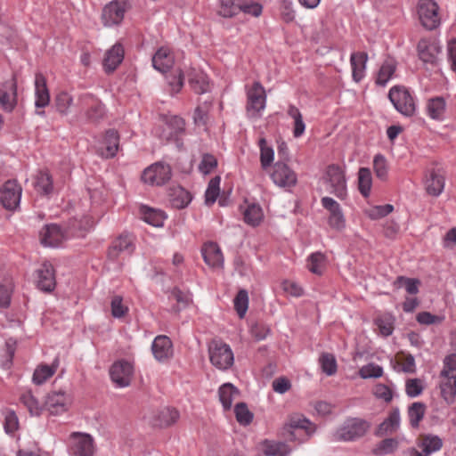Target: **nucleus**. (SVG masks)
Listing matches in <instances>:
<instances>
[{
  "label": "nucleus",
  "mask_w": 456,
  "mask_h": 456,
  "mask_svg": "<svg viewBox=\"0 0 456 456\" xmlns=\"http://www.w3.org/2000/svg\"><path fill=\"white\" fill-rule=\"evenodd\" d=\"M167 195L172 207L177 209L186 208L192 200L191 194L180 185L171 186Z\"/></svg>",
  "instance_id": "27"
},
{
  "label": "nucleus",
  "mask_w": 456,
  "mask_h": 456,
  "mask_svg": "<svg viewBox=\"0 0 456 456\" xmlns=\"http://www.w3.org/2000/svg\"><path fill=\"white\" fill-rule=\"evenodd\" d=\"M205 263L211 267L221 266L224 263L223 254L216 244L210 243L202 249Z\"/></svg>",
  "instance_id": "32"
},
{
  "label": "nucleus",
  "mask_w": 456,
  "mask_h": 456,
  "mask_svg": "<svg viewBox=\"0 0 456 456\" xmlns=\"http://www.w3.org/2000/svg\"><path fill=\"white\" fill-rule=\"evenodd\" d=\"M273 182L281 188H290L297 184V174L286 162L277 161L271 173Z\"/></svg>",
  "instance_id": "8"
},
{
  "label": "nucleus",
  "mask_w": 456,
  "mask_h": 456,
  "mask_svg": "<svg viewBox=\"0 0 456 456\" xmlns=\"http://www.w3.org/2000/svg\"><path fill=\"white\" fill-rule=\"evenodd\" d=\"M210 362L221 370L232 366L234 356L231 346L221 339L214 338L208 344Z\"/></svg>",
  "instance_id": "2"
},
{
  "label": "nucleus",
  "mask_w": 456,
  "mask_h": 456,
  "mask_svg": "<svg viewBox=\"0 0 456 456\" xmlns=\"http://www.w3.org/2000/svg\"><path fill=\"white\" fill-rule=\"evenodd\" d=\"M441 377L444 378L440 384L441 396L448 404H452L456 397V376L449 375V370L444 369Z\"/></svg>",
  "instance_id": "28"
},
{
  "label": "nucleus",
  "mask_w": 456,
  "mask_h": 456,
  "mask_svg": "<svg viewBox=\"0 0 456 456\" xmlns=\"http://www.w3.org/2000/svg\"><path fill=\"white\" fill-rule=\"evenodd\" d=\"M78 103L82 106H89L86 111V116L90 122H99L104 117V105L93 94H81L78 97Z\"/></svg>",
  "instance_id": "16"
},
{
  "label": "nucleus",
  "mask_w": 456,
  "mask_h": 456,
  "mask_svg": "<svg viewBox=\"0 0 456 456\" xmlns=\"http://www.w3.org/2000/svg\"><path fill=\"white\" fill-rule=\"evenodd\" d=\"M428 113L434 119L440 118L445 110V102L442 97H436L428 101Z\"/></svg>",
  "instance_id": "51"
},
{
  "label": "nucleus",
  "mask_w": 456,
  "mask_h": 456,
  "mask_svg": "<svg viewBox=\"0 0 456 456\" xmlns=\"http://www.w3.org/2000/svg\"><path fill=\"white\" fill-rule=\"evenodd\" d=\"M395 71V65L392 61H385L379 72L376 78V84L381 86H385L387 83L389 81L391 77L394 75Z\"/></svg>",
  "instance_id": "49"
},
{
  "label": "nucleus",
  "mask_w": 456,
  "mask_h": 456,
  "mask_svg": "<svg viewBox=\"0 0 456 456\" xmlns=\"http://www.w3.org/2000/svg\"><path fill=\"white\" fill-rule=\"evenodd\" d=\"M367 60L368 54L364 52H357L351 54L352 76L355 82H360L364 77Z\"/></svg>",
  "instance_id": "31"
},
{
  "label": "nucleus",
  "mask_w": 456,
  "mask_h": 456,
  "mask_svg": "<svg viewBox=\"0 0 456 456\" xmlns=\"http://www.w3.org/2000/svg\"><path fill=\"white\" fill-rule=\"evenodd\" d=\"M319 363L322 371L327 376H332L336 374L338 370V364L336 357L333 354L326 352L322 353L319 357Z\"/></svg>",
  "instance_id": "44"
},
{
  "label": "nucleus",
  "mask_w": 456,
  "mask_h": 456,
  "mask_svg": "<svg viewBox=\"0 0 456 456\" xmlns=\"http://www.w3.org/2000/svg\"><path fill=\"white\" fill-rule=\"evenodd\" d=\"M240 12V4L235 0H220L219 14L224 18H232Z\"/></svg>",
  "instance_id": "59"
},
{
  "label": "nucleus",
  "mask_w": 456,
  "mask_h": 456,
  "mask_svg": "<svg viewBox=\"0 0 456 456\" xmlns=\"http://www.w3.org/2000/svg\"><path fill=\"white\" fill-rule=\"evenodd\" d=\"M322 207L330 212L328 223L333 229L340 231L346 226V219L340 205L330 197H323L321 200Z\"/></svg>",
  "instance_id": "15"
},
{
  "label": "nucleus",
  "mask_w": 456,
  "mask_h": 456,
  "mask_svg": "<svg viewBox=\"0 0 456 456\" xmlns=\"http://www.w3.org/2000/svg\"><path fill=\"white\" fill-rule=\"evenodd\" d=\"M180 417L179 411L174 408L160 410L154 418V425L159 428H167L175 423Z\"/></svg>",
  "instance_id": "34"
},
{
  "label": "nucleus",
  "mask_w": 456,
  "mask_h": 456,
  "mask_svg": "<svg viewBox=\"0 0 456 456\" xmlns=\"http://www.w3.org/2000/svg\"><path fill=\"white\" fill-rule=\"evenodd\" d=\"M286 428L290 432V436L294 435L292 431L294 429H304L308 436H311L315 432L316 427L306 418L293 416L290 418Z\"/></svg>",
  "instance_id": "39"
},
{
  "label": "nucleus",
  "mask_w": 456,
  "mask_h": 456,
  "mask_svg": "<svg viewBox=\"0 0 456 456\" xmlns=\"http://www.w3.org/2000/svg\"><path fill=\"white\" fill-rule=\"evenodd\" d=\"M20 402L28 409L31 416L41 415L45 406L41 405L31 390H27L20 395Z\"/></svg>",
  "instance_id": "37"
},
{
  "label": "nucleus",
  "mask_w": 456,
  "mask_h": 456,
  "mask_svg": "<svg viewBox=\"0 0 456 456\" xmlns=\"http://www.w3.org/2000/svg\"><path fill=\"white\" fill-rule=\"evenodd\" d=\"M244 221L251 226H256L263 218V211L260 206L256 204L249 205L244 211Z\"/></svg>",
  "instance_id": "47"
},
{
  "label": "nucleus",
  "mask_w": 456,
  "mask_h": 456,
  "mask_svg": "<svg viewBox=\"0 0 456 456\" xmlns=\"http://www.w3.org/2000/svg\"><path fill=\"white\" fill-rule=\"evenodd\" d=\"M220 176H215L209 181L205 192V201L207 205H212L216 202L220 192Z\"/></svg>",
  "instance_id": "54"
},
{
  "label": "nucleus",
  "mask_w": 456,
  "mask_h": 456,
  "mask_svg": "<svg viewBox=\"0 0 456 456\" xmlns=\"http://www.w3.org/2000/svg\"><path fill=\"white\" fill-rule=\"evenodd\" d=\"M22 189L15 180H8L0 189V201L8 210L15 209L20 201Z\"/></svg>",
  "instance_id": "10"
},
{
  "label": "nucleus",
  "mask_w": 456,
  "mask_h": 456,
  "mask_svg": "<svg viewBox=\"0 0 456 456\" xmlns=\"http://www.w3.org/2000/svg\"><path fill=\"white\" fill-rule=\"evenodd\" d=\"M419 281L418 279L398 276L394 282L397 289L404 288L409 294L415 295L419 292Z\"/></svg>",
  "instance_id": "52"
},
{
  "label": "nucleus",
  "mask_w": 456,
  "mask_h": 456,
  "mask_svg": "<svg viewBox=\"0 0 456 456\" xmlns=\"http://www.w3.org/2000/svg\"><path fill=\"white\" fill-rule=\"evenodd\" d=\"M35 106L42 109L50 103V93L46 85V78L42 73H37L35 77Z\"/></svg>",
  "instance_id": "24"
},
{
  "label": "nucleus",
  "mask_w": 456,
  "mask_h": 456,
  "mask_svg": "<svg viewBox=\"0 0 456 456\" xmlns=\"http://www.w3.org/2000/svg\"><path fill=\"white\" fill-rule=\"evenodd\" d=\"M426 409V404L421 402H414L408 407L407 414L411 428H419V422L424 419Z\"/></svg>",
  "instance_id": "42"
},
{
  "label": "nucleus",
  "mask_w": 456,
  "mask_h": 456,
  "mask_svg": "<svg viewBox=\"0 0 456 456\" xmlns=\"http://www.w3.org/2000/svg\"><path fill=\"white\" fill-rule=\"evenodd\" d=\"M69 397L64 390L51 391L46 395L45 408L53 415H58L68 410Z\"/></svg>",
  "instance_id": "17"
},
{
  "label": "nucleus",
  "mask_w": 456,
  "mask_h": 456,
  "mask_svg": "<svg viewBox=\"0 0 456 456\" xmlns=\"http://www.w3.org/2000/svg\"><path fill=\"white\" fill-rule=\"evenodd\" d=\"M239 395V389L232 383H224L218 390L219 400L225 411L231 409L233 398Z\"/></svg>",
  "instance_id": "38"
},
{
  "label": "nucleus",
  "mask_w": 456,
  "mask_h": 456,
  "mask_svg": "<svg viewBox=\"0 0 456 456\" xmlns=\"http://www.w3.org/2000/svg\"><path fill=\"white\" fill-rule=\"evenodd\" d=\"M370 428V423L361 418H348L334 433L336 441H355L364 436Z\"/></svg>",
  "instance_id": "1"
},
{
  "label": "nucleus",
  "mask_w": 456,
  "mask_h": 456,
  "mask_svg": "<svg viewBox=\"0 0 456 456\" xmlns=\"http://www.w3.org/2000/svg\"><path fill=\"white\" fill-rule=\"evenodd\" d=\"M400 410L395 407L389 411L388 416L376 428L373 435L377 437H385L392 435L400 428Z\"/></svg>",
  "instance_id": "20"
},
{
  "label": "nucleus",
  "mask_w": 456,
  "mask_h": 456,
  "mask_svg": "<svg viewBox=\"0 0 456 456\" xmlns=\"http://www.w3.org/2000/svg\"><path fill=\"white\" fill-rule=\"evenodd\" d=\"M234 309L240 318H243L248 307V294L246 289H240L234 300Z\"/></svg>",
  "instance_id": "55"
},
{
  "label": "nucleus",
  "mask_w": 456,
  "mask_h": 456,
  "mask_svg": "<svg viewBox=\"0 0 456 456\" xmlns=\"http://www.w3.org/2000/svg\"><path fill=\"white\" fill-rule=\"evenodd\" d=\"M419 59L426 63H435L437 54L441 52L440 45L434 41L422 38L417 45Z\"/></svg>",
  "instance_id": "23"
},
{
  "label": "nucleus",
  "mask_w": 456,
  "mask_h": 456,
  "mask_svg": "<svg viewBox=\"0 0 456 456\" xmlns=\"http://www.w3.org/2000/svg\"><path fill=\"white\" fill-rule=\"evenodd\" d=\"M35 282L38 289L46 293H50L55 289V270L50 262L45 261L35 271Z\"/></svg>",
  "instance_id": "9"
},
{
  "label": "nucleus",
  "mask_w": 456,
  "mask_h": 456,
  "mask_svg": "<svg viewBox=\"0 0 456 456\" xmlns=\"http://www.w3.org/2000/svg\"><path fill=\"white\" fill-rule=\"evenodd\" d=\"M142 219L154 227H161L164 224L166 215L161 210L153 209L146 206L140 208Z\"/></svg>",
  "instance_id": "36"
},
{
  "label": "nucleus",
  "mask_w": 456,
  "mask_h": 456,
  "mask_svg": "<svg viewBox=\"0 0 456 456\" xmlns=\"http://www.w3.org/2000/svg\"><path fill=\"white\" fill-rule=\"evenodd\" d=\"M423 391V386L421 384V380L419 379H410L406 381L405 384V392L406 395L411 397H417Z\"/></svg>",
  "instance_id": "64"
},
{
  "label": "nucleus",
  "mask_w": 456,
  "mask_h": 456,
  "mask_svg": "<svg viewBox=\"0 0 456 456\" xmlns=\"http://www.w3.org/2000/svg\"><path fill=\"white\" fill-rule=\"evenodd\" d=\"M399 447V440L395 437H385L371 449V453L375 456H386L393 454Z\"/></svg>",
  "instance_id": "33"
},
{
  "label": "nucleus",
  "mask_w": 456,
  "mask_h": 456,
  "mask_svg": "<svg viewBox=\"0 0 456 456\" xmlns=\"http://www.w3.org/2000/svg\"><path fill=\"white\" fill-rule=\"evenodd\" d=\"M172 176L170 165L163 162H156L145 168L142 175L143 183L161 186L167 183Z\"/></svg>",
  "instance_id": "5"
},
{
  "label": "nucleus",
  "mask_w": 456,
  "mask_h": 456,
  "mask_svg": "<svg viewBox=\"0 0 456 456\" xmlns=\"http://www.w3.org/2000/svg\"><path fill=\"white\" fill-rule=\"evenodd\" d=\"M259 146L261 167L263 169H266L273 161L274 151L273 148L266 145V140L265 138L259 140Z\"/></svg>",
  "instance_id": "56"
},
{
  "label": "nucleus",
  "mask_w": 456,
  "mask_h": 456,
  "mask_svg": "<svg viewBox=\"0 0 456 456\" xmlns=\"http://www.w3.org/2000/svg\"><path fill=\"white\" fill-rule=\"evenodd\" d=\"M388 98L396 110L401 114L406 117H411L414 114V100L410 92L404 86H393L389 90Z\"/></svg>",
  "instance_id": "4"
},
{
  "label": "nucleus",
  "mask_w": 456,
  "mask_h": 456,
  "mask_svg": "<svg viewBox=\"0 0 456 456\" xmlns=\"http://www.w3.org/2000/svg\"><path fill=\"white\" fill-rule=\"evenodd\" d=\"M217 167L216 158L209 153H204L202 155L201 161L199 165V170L204 174H209L214 168Z\"/></svg>",
  "instance_id": "62"
},
{
  "label": "nucleus",
  "mask_w": 456,
  "mask_h": 456,
  "mask_svg": "<svg viewBox=\"0 0 456 456\" xmlns=\"http://www.w3.org/2000/svg\"><path fill=\"white\" fill-rule=\"evenodd\" d=\"M17 104V81L15 77L0 83V105L12 112Z\"/></svg>",
  "instance_id": "14"
},
{
  "label": "nucleus",
  "mask_w": 456,
  "mask_h": 456,
  "mask_svg": "<svg viewBox=\"0 0 456 456\" xmlns=\"http://www.w3.org/2000/svg\"><path fill=\"white\" fill-rule=\"evenodd\" d=\"M151 351L158 362H167L174 355L173 343L167 336L159 335L152 342Z\"/></svg>",
  "instance_id": "18"
},
{
  "label": "nucleus",
  "mask_w": 456,
  "mask_h": 456,
  "mask_svg": "<svg viewBox=\"0 0 456 456\" xmlns=\"http://www.w3.org/2000/svg\"><path fill=\"white\" fill-rule=\"evenodd\" d=\"M371 184L372 177L370 170L368 167H361L358 171V189L364 198L369 197Z\"/></svg>",
  "instance_id": "43"
},
{
  "label": "nucleus",
  "mask_w": 456,
  "mask_h": 456,
  "mask_svg": "<svg viewBox=\"0 0 456 456\" xmlns=\"http://www.w3.org/2000/svg\"><path fill=\"white\" fill-rule=\"evenodd\" d=\"M133 372V365L126 360L115 362L110 369L111 380L119 387L130 385Z\"/></svg>",
  "instance_id": "12"
},
{
  "label": "nucleus",
  "mask_w": 456,
  "mask_h": 456,
  "mask_svg": "<svg viewBox=\"0 0 456 456\" xmlns=\"http://www.w3.org/2000/svg\"><path fill=\"white\" fill-rule=\"evenodd\" d=\"M419 446L422 448L426 455H429L442 448L443 441L438 436L429 434L423 436L422 442Z\"/></svg>",
  "instance_id": "45"
},
{
  "label": "nucleus",
  "mask_w": 456,
  "mask_h": 456,
  "mask_svg": "<svg viewBox=\"0 0 456 456\" xmlns=\"http://www.w3.org/2000/svg\"><path fill=\"white\" fill-rule=\"evenodd\" d=\"M34 185L37 191L41 195H49L53 189L52 175L45 170L39 171L36 176Z\"/></svg>",
  "instance_id": "41"
},
{
  "label": "nucleus",
  "mask_w": 456,
  "mask_h": 456,
  "mask_svg": "<svg viewBox=\"0 0 456 456\" xmlns=\"http://www.w3.org/2000/svg\"><path fill=\"white\" fill-rule=\"evenodd\" d=\"M359 374L362 379L379 378L383 375V369L379 365L369 363L360 369Z\"/></svg>",
  "instance_id": "63"
},
{
  "label": "nucleus",
  "mask_w": 456,
  "mask_h": 456,
  "mask_svg": "<svg viewBox=\"0 0 456 456\" xmlns=\"http://www.w3.org/2000/svg\"><path fill=\"white\" fill-rule=\"evenodd\" d=\"M102 146L99 149L100 154L106 158H113L117 155L119 147V134L116 129H108L105 132L104 137L102 142Z\"/></svg>",
  "instance_id": "22"
},
{
  "label": "nucleus",
  "mask_w": 456,
  "mask_h": 456,
  "mask_svg": "<svg viewBox=\"0 0 456 456\" xmlns=\"http://www.w3.org/2000/svg\"><path fill=\"white\" fill-rule=\"evenodd\" d=\"M380 334L384 337L390 336L394 331V318L391 315H385L375 320Z\"/></svg>",
  "instance_id": "58"
},
{
  "label": "nucleus",
  "mask_w": 456,
  "mask_h": 456,
  "mask_svg": "<svg viewBox=\"0 0 456 456\" xmlns=\"http://www.w3.org/2000/svg\"><path fill=\"white\" fill-rule=\"evenodd\" d=\"M263 452L266 456H284L289 452L284 443H275L268 440L263 443Z\"/></svg>",
  "instance_id": "48"
},
{
  "label": "nucleus",
  "mask_w": 456,
  "mask_h": 456,
  "mask_svg": "<svg viewBox=\"0 0 456 456\" xmlns=\"http://www.w3.org/2000/svg\"><path fill=\"white\" fill-rule=\"evenodd\" d=\"M126 12L125 4L114 0L107 4L102 12V22L105 27L118 25L124 19Z\"/></svg>",
  "instance_id": "13"
},
{
  "label": "nucleus",
  "mask_w": 456,
  "mask_h": 456,
  "mask_svg": "<svg viewBox=\"0 0 456 456\" xmlns=\"http://www.w3.org/2000/svg\"><path fill=\"white\" fill-rule=\"evenodd\" d=\"M188 82L195 94H202L209 91L208 77L202 71L192 69L188 73Z\"/></svg>",
  "instance_id": "29"
},
{
  "label": "nucleus",
  "mask_w": 456,
  "mask_h": 456,
  "mask_svg": "<svg viewBox=\"0 0 456 456\" xmlns=\"http://www.w3.org/2000/svg\"><path fill=\"white\" fill-rule=\"evenodd\" d=\"M234 413L240 425H249L253 420V413L248 410L246 403H237L234 407Z\"/></svg>",
  "instance_id": "53"
},
{
  "label": "nucleus",
  "mask_w": 456,
  "mask_h": 456,
  "mask_svg": "<svg viewBox=\"0 0 456 456\" xmlns=\"http://www.w3.org/2000/svg\"><path fill=\"white\" fill-rule=\"evenodd\" d=\"M174 64V57L166 48H159L152 57V66L161 73H167Z\"/></svg>",
  "instance_id": "30"
},
{
  "label": "nucleus",
  "mask_w": 456,
  "mask_h": 456,
  "mask_svg": "<svg viewBox=\"0 0 456 456\" xmlns=\"http://www.w3.org/2000/svg\"><path fill=\"white\" fill-rule=\"evenodd\" d=\"M373 168L375 175L380 180H386L387 177V159L382 154H377L373 159Z\"/></svg>",
  "instance_id": "61"
},
{
  "label": "nucleus",
  "mask_w": 456,
  "mask_h": 456,
  "mask_svg": "<svg viewBox=\"0 0 456 456\" xmlns=\"http://www.w3.org/2000/svg\"><path fill=\"white\" fill-rule=\"evenodd\" d=\"M167 80L171 87L173 93H178L183 86V72L180 69L173 70L170 74L167 75Z\"/></svg>",
  "instance_id": "57"
},
{
  "label": "nucleus",
  "mask_w": 456,
  "mask_h": 456,
  "mask_svg": "<svg viewBox=\"0 0 456 456\" xmlns=\"http://www.w3.org/2000/svg\"><path fill=\"white\" fill-rule=\"evenodd\" d=\"M211 107V102H204L200 104L194 111V123L198 126H205L208 119V111Z\"/></svg>",
  "instance_id": "60"
},
{
  "label": "nucleus",
  "mask_w": 456,
  "mask_h": 456,
  "mask_svg": "<svg viewBox=\"0 0 456 456\" xmlns=\"http://www.w3.org/2000/svg\"><path fill=\"white\" fill-rule=\"evenodd\" d=\"M164 123L159 137L167 142L175 141L179 142V137L184 133L185 121L178 116H162Z\"/></svg>",
  "instance_id": "7"
},
{
  "label": "nucleus",
  "mask_w": 456,
  "mask_h": 456,
  "mask_svg": "<svg viewBox=\"0 0 456 456\" xmlns=\"http://www.w3.org/2000/svg\"><path fill=\"white\" fill-rule=\"evenodd\" d=\"M67 238L61 226L55 224H46L40 232V241L48 247H59Z\"/></svg>",
  "instance_id": "21"
},
{
  "label": "nucleus",
  "mask_w": 456,
  "mask_h": 456,
  "mask_svg": "<svg viewBox=\"0 0 456 456\" xmlns=\"http://www.w3.org/2000/svg\"><path fill=\"white\" fill-rule=\"evenodd\" d=\"M265 90L259 81H255L247 91L246 110L248 112L259 113L265 108Z\"/></svg>",
  "instance_id": "11"
},
{
  "label": "nucleus",
  "mask_w": 456,
  "mask_h": 456,
  "mask_svg": "<svg viewBox=\"0 0 456 456\" xmlns=\"http://www.w3.org/2000/svg\"><path fill=\"white\" fill-rule=\"evenodd\" d=\"M57 365L55 364H52L51 366L46 364L39 365L33 373V382L36 385H42L55 373Z\"/></svg>",
  "instance_id": "46"
},
{
  "label": "nucleus",
  "mask_w": 456,
  "mask_h": 456,
  "mask_svg": "<svg viewBox=\"0 0 456 456\" xmlns=\"http://www.w3.org/2000/svg\"><path fill=\"white\" fill-rule=\"evenodd\" d=\"M439 7L434 0H420L418 13L424 28L433 30L440 25Z\"/></svg>",
  "instance_id": "6"
},
{
  "label": "nucleus",
  "mask_w": 456,
  "mask_h": 456,
  "mask_svg": "<svg viewBox=\"0 0 456 456\" xmlns=\"http://www.w3.org/2000/svg\"><path fill=\"white\" fill-rule=\"evenodd\" d=\"M134 250V240L129 234H121L115 239L108 249V258L116 261L121 254L131 255Z\"/></svg>",
  "instance_id": "19"
},
{
  "label": "nucleus",
  "mask_w": 456,
  "mask_h": 456,
  "mask_svg": "<svg viewBox=\"0 0 456 456\" xmlns=\"http://www.w3.org/2000/svg\"><path fill=\"white\" fill-rule=\"evenodd\" d=\"M325 268V256L321 252H315L308 257V269L311 273L321 275Z\"/></svg>",
  "instance_id": "50"
},
{
  "label": "nucleus",
  "mask_w": 456,
  "mask_h": 456,
  "mask_svg": "<svg viewBox=\"0 0 456 456\" xmlns=\"http://www.w3.org/2000/svg\"><path fill=\"white\" fill-rule=\"evenodd\" d=\"M94 452V440L90 435H77L71 447V453L75 456H93Z\"/></svg>",
  "instance_id": "26"
},
{
  "label": "nucleus",
  "mask_w": 456,
  "mask_h": 456,
  "mask_svg": "<svg viewBox=\"0 0 456 456\" xmlns=\"http://www.w3.org/2000/svg\"><path fill=\"white\" fill-rule=\"evenodd\" d=\"M124 59V49L121 44H115L107 51L103 59V69L107 74L112 73Z\"/></svg>",
  "instance_id": "25"
},
{
  "label": "nucleus",
  "mask_w": 456,
  "mask_h": 456,
  "mask_svg": "<svg viewBox=\"0 0 456 456\" xmlns=\"http://www.w3.org/2000/svg\"><path fill=\"white\" fill-rule=\"evenodd\" d=\"M444 188V177L436 170H432L426 180V190L429 195L437 197Z\"/></svg>",
  "instance_id": "35"
},
{
  "label": "nucleus",
  "mask_w": 456,
  "mask_h": 456,
  "mask_svg": "<svg viewBox=\"0 0 456 456\" xmlns=\"http://www.w3.org/2000/svg\"><path fill=\"white\" fill-rule=\"evenodd\" d=\"M323 179L330 185V193L339 200L346 198V180L344 171L338 165L331 164L328 166Z\"/></svg>",
  "instance_id": "3"
},
{
  "label": "nucleus",
  "mask_w": 456,
  "mask_h": 456,
  "mask_svg": "<svg viewBox=\"0 0 456 456\" xmlns=\"http://www.w3.org/2000/svg\"><path fill=\"white\" fill-rule=\"evenodd\" d=\"M73 105V97L66 91L58 93L53 99V106L56 111L61 116H67Z\"/></svg>",
  "instance_id": "40"
}]
</instances>
